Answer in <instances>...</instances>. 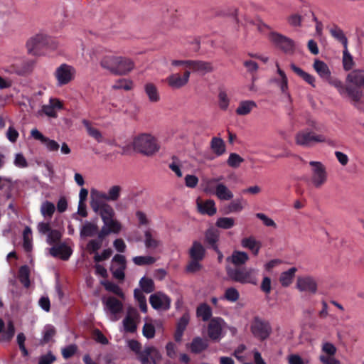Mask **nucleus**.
Returning <instances> with one entry per match:
<instances>
[{"label":"nucleus","mask_w":364,"mask_h":364,"mask_svg":"<svg viewBox=\"0 0 364 364\" xmlns=\"http://www.w3.org/2000/svg\"><path fill=\"white\" fill-rule=\"evenodd\" d=\"M250 331L254 337L261 341L266 340L271 335L272 329L270 323L257 316L251 321Z\"/></svg>","instance_id":"4"},{"label":"nucleus","mask_w":364,"mask_h":364,"mask_svg":"<svg viewBox=\"0 0 364 364\" xmlns=\"http://www.w3.org/2000/svg\"><path fill=\"white\" fill-rule=\"evenodd\" d=\"M241 244L243 247L250 250L254 255H258L261 245L253 237L243 238Z\"/></svg>","instance_id":"36"},{"label":"nucleus","mask_w":364,"mask_h":364,"mask_svg":"<svg viewBox=\"0 0 364 364\" xmlns=\"http://www.w3.org/2000/svg\"><path fill=\"white\" fill-rule=\"evenodd\" d=\"M82 123L86 128L89 136L94 138L99 143L102 141V135L101 132L97 129L92 127L90 121L87 119H82Z\"/></svg>","instance_id":"40"},{"label":"nucleus","mask_w":364,"mask_h":364,"mask_svg":"<svg viewBox=\"0 0 364 364\" xmlns=\"http://www.w3.org/2000/svg\"><path fill=\"white\" fill-rule=\"evenodd\" d=\"M248 259V255L241 251H234L232 255L227 258V261L232 262L235 267H241V265L245 264Z\"/></svg>","instance_id":"27"},{"label":"nucleus","mask_w":364,"mask_h":364,"mask_svg":"<svg viewBox=\"0 0 364 364\" xmlns=\"http://www.w3.org/2000/svg\"><path fill=\"white\" fill-rule=\"evenodd\" d=\"M188 346L192 353L198 354L207 349L208 343L200 337H196Z\"/></svg>","instance_id":"29"},{"label":"nucleus","mask_w":364,"mask_h":364,"mask_svg":"<svg viewBox=\"0 0 364 364\" xmlns=\"http://www.w3.org/2000/svg\"><path fill=\"white\" fill-rule=\"evenodd\" d=\"M329 32L333 38L343 46V48L348 47V39L341 28L337 25H333L329 28Z\"/></svg>","instance_id":"34"},{"label":"nucleus","mask_w":364,"mask_h":364,"mask_svg":"<svg viewBox=\"0 0 364 364\" xmlns=\"http://www.w3.org/2000/svg\"><path fill=\"white\" fill-rule=\"evenodd\" d=\"M326 137L322 134H316L309 129H304L295 135L296 144L299 146L309 147L318 142H325Z\"/></svg>","instance_id":"7"},{"label":"nucleus","mask_w":364,"mask_h":364,"mask_svg":"<svg viewBox=\"0 0 364 364\" xmlns=\"http://www.w3.org/2000/svg\"><path fill=\"white\" fill-rule=\"evenodd\" d=\"M35 61L25 60L21 63V64L11 65L8 70V72L11 73H15L18 75H24L28 73H31L34 67Z\"/></svg>","instance_id":"19"},{"label":"nucleus","mask_w":364,"mask_h":364,"mask_svg":"<svg viewBox=\"0 0 364 364\" xmlns=\"http://www.w3.org/2000/svg\"><path fill=\"white\" fill-rule=\"evenodd\" d=\"M149 303L154 309L168 310L170 308L171 299L165 294L157 291L150 296Z\"/></svg>","instance_id":"13"},{"label":"nucleus","mask_w":364,"mask_h":364,"mask_svg":"<svg viewBox=\"0 0 364 364\" xmlns=\"http://www.w3.org/2000/svg\"><path fill=\"white\" fill-rule=\"evenodd\" d=\"M210 193L221 200H229L233 198L232 192L224 183L216 184L213 191Z\"/></svg>","instance_id":"22"},{"label":"nucleus","mask_w":364,"mask_h":364,"mask_svg":"<svg viewBox=\"0 0 364 364\" xmlns=\"http://www.w3.org/2000/svg\"><path fill=\"white\" fill-rule=\"evenodd\" d=\"M226 272L228 277L233 282L240 284H257L256 270L245 267H228Z\"/></svg>","instance_id":"2"},{"label":"nucleus","mask_w":364,"mask_h":364,"mask_svg":"<svg viewBox=\"0 0 364 364\" xmlns=\"http://www.w3.org/2000/svg\"><path fill=\"white\" fill-rule=\"evenodd\" d=\"M63 107V103L58 99L50 98L49 104L42 107V111L46 115L55 118L57 117L55 109H61Z\"/></svg>","instance_id":"21"},{"label":"nucleus","mask_w":364,"mask_h":364,"mask_svg":"<svg viewBox=\"0 0 364 364\" xmlns=\"http://www.w3.org/2000/svg\"><path fill=\"white\" fill-rule=\"evenodd\" d=\"M205 256V249L198 241H193L189 250V257L194 260L202 261Z\"/></svg>","instance_id":"23"},{"label":"nucleus","mask_w":364,"mask_h":364,"mask_svg":"<svg viewBox=\"0 0 364 364\" xmlns=\"http://www.w3.org/2000/svg\"><path fill=\"white\" fill-rule=\"evenodd\" d=\"M257 107V104L255 101L252 100H245L241 101L235 110V112L237 115L245 116L247 115L251 112V111Z\"/></svg>","instance_id":"30"},{"label":"nucleus","mask_w":364,"mask_h":364,"mask_svg":"<svg viewBox=\"0 0 364 364\" xmlns=\"http://www.w3.org/2000/svg\"><path fill=\"white\" fill-rule=\"evenodd\" d=\"M212 314V309L206 303L199 304L196 309V316L203 321H210Z\"/></svg>","instance_id":"33"},{"label":"nucleus","mask_w":364,"mask_h":364,"mask_svg":"<svg viewBox=\"0 0 364 364\" xmlns=\"http://www.w3.org/2000/svg\"><path fill=\"white\" fill-rule=\"evenodd\" d=\"M189 320L190 316L188 313H185L178 320L174 333V339L176 342H180L181 341L183 332L189 323Z\"/></svg>","instance_id":"24"},{"label":"nucleus","mask_w":364,"mask_h":364,"mask_svg":"<svg viewBox=\"0 0 364 364\" xmlns=\"http://www.w3.org/2000/svg\"><path fill=\"white\" fill-rule=\"evenodd\" d=\"M117 57L116 55H105L100 60V65L102 68L109 70L114 74L117 65Z\"/></svg>","instance_id":"38"},{"label":"nucleus","mask_w":364,"mask_h":364,"mask_svg":"<svg viewBox=\"0 0 364 364\" xmlns=\"http://www.w3.org/2000/svg\"><path fill=\"white\" fill-rule=\"evenodd\" d=\"M223 319L220 317L212 318L208 326V337L213 341H219L222 338Z\"/></svg>","instance_id":"14"},{"label":"nucleus","mask_w":364,"mask_h":364,"mask_svg":"<svg viewBox=\"0 0 364 364\" xmlns=\"http://www.w3.org/2000/svg\"><path fill=\"white\" fill-rule=\"evenodd\" d=\"M220 239V232L218 230L214 228L207 229L204 234V242L208 248L212 249L217 254L221 255V251L218 247Z\"/></svg>","instance_id":"12"},{"label":"nucleus","mask_w":364,"mask_h":364,"mask_svg":"<svg viewBox=\"0 0 364 364\" xmlns=\"http://www.w3.org/2000/svg\"><path fill=\"white\" fill-rule=\"evenodd\" d=\"M139 317V314L135 308L129 307L128 309L127 315L123 320V326L126 332H136L137 326L135 320L138 319Z\"/></svg>","instance_id":"16"},{"label":"nucleus","mask_w":364,"mask_h":364,"mask_svg":"<svg viewBox=\"0 0 364 364\" xmlns=\"http://www.w3.org/2000/svg\"><path fill=\"white\" fill-rule=\"evenodd\" d=\"M133 146L136 151L147 156H153L160 149L156 139L149 134H141L136 136Z\"/></svg>","instance_id":"1"},{"label":"nucleus","mask_w":364,"mask_h":364,"mask_svg":"<svg viewBox=\"0 0 364 364\" xmlns=\"http://www.w3.org/2000/svg\"><path fill=\"white\" fill-rule=\"evenodd\" d=\"M144 244L147 249H156L160 245V241L156 239L151 230L144 232Z\"/></svg>","instance_id":"44"},{"label":"nucleus","mask_w":364,"mask_h":364,"mask_svg":"<svg viewBox=\"0 0 364 364\" xmlns=\"http://www.w3.org/2000/svg\"><path fill=\"white\" fill-rule=\"evenodd\" d=\"M242 199L237 198L232 200L225 208V213H238L243 209Z\"/></svg>","instance_id":"47"},{"label":"nucleus","mask_w":364,"mask_h":364,"mask_svg":"<svg viewBox=\"0 0 364 364\" xmlns=\"http://www.w3.org/2000/svg\"><path fill=\"white\" fill-rule=\"evenodd\" d=\"M5 323L2 318H0V334L3 333L2 339L4 341H10L15 334V327L12 321L7 323L6 329L4 331Z\"/></svg>","instance_id":"28"},{"label":"nucleus","mask_w":364,"mask_h":364,"mask_svg":"<svg viewBox=\"0 0 364 364\" xmlns=\"http://www.w3.org/2000/svg\"><path fill=\"white\" fill-rule=\"evenodd\" d=\"M313 66L321 78L324 80H329L331 78V71L328 65L323 61L316 60Z\"/></svg>","instance_id":"31"},{"label":"nucleus","mask_w":364,"mask_h":364,"mask_svg":"<svg viewBox=\"0 0 364 364\" xmlns=\"http://www.w3.org/2000/svg\"><path fill=\"white\" fill-rule=\"evenodd\" d=\"M139 284L141 288L140 290L146 294L151 293L155 290V284L154 280L145 276L141 278Z\"/></svg>","instance_id":"45"},{"label":"nucleus","mask_w":364,"mask_h":364,"mask_svg":"<svg viewBox=\"0 0 364 364\" xmlns=\"http://www.w3.org/2000/svg\"><path fill=\"white\" fill-rule=\"evenodd\" d=\"M127 266H116L112 265L110 270L112 273L113 277L120 281H123L125 277L124 271Z\"/></svg>","instance_id":"58"},{"label":"nucleus","mask_w":364,"mask_h":364,"mask_svg":"<svg viewBox=\"0 0 364 364\" xmlns=\"http://www.w3.org/2000/svg\"><path fill=\"white\" fill-rule=\"evenodd\" d=\"M103 303L112 314L116 315L122 311V301L114 296H109L105 301H103Z\"/></svg>","instance_id":"26"},{"label":"nucleus","mask_w":364,"mask_h":364,"mask_svg":"<svg viewBox=\"0 0 364 364\" xmlns=\"http://www.w3.org/2000/svg\"><path fill=\"white\" fill-rule=\"evenodd\" d=\"M133 262L138 266L151 265L156 262V259L151 256H136L133 257Z\"/></svg>","instance_id":"52"},{"label":"nucleus","mask_w":364,"mask_h":364,"mask_svg":"<svg viewBox=\"0 0 364 364\" xmlns=\"http://www.w3.org/2000/svg\"><path fill=\"white\" fill-rule=\"evenodd\" d=\"M215 225L219 228L228 230L235 225V220L232 218H219L215 223Z\"/></svg>","instance_id":"50"},{"label":"nucleus","mask_w":364,"mask_h":364,"mask_svg":"<svg viewBox=\"0 0 364 364\" xmlns=\"http://www.w3.org/2000/svg\"><path fill=\"white\" fill-rule=\"evenodd\" d=\"M210 149L214 154L220 156L225 152V144L221 138L213 137L210 141Z\"/></svg>","instance_id":"37"},{"label":"nucleus","mask_w":364,"mask_h":364,"mask_svg":"<svg viewBox=\"0 0 364 364\" xmlns=\"http://www.w3.org/2000/svg\"><path fill=\"white\" fill-rule=\"evenodd\" d=\"M55 333L56 331L55 327L52 325H47L45 327L43 331V338L41 340V343L43 345L49 343L53 338V337L55 335Z\"/></svg>","instance_id":"51"},{"label":"nucleus","mask_w":364,"mask_h":364,"mask_svg":"<svg viewBox=\"0 0 364 364\" xmlns=\"http://www.w3.org/2000/svg\"><path fill=\"white\" fill-rule=\"evenodd\" d=\"M239 297V291L234 287L228 288L224 294V299L230 302L237 301Z\"/></svg>","instance_id":"56"},{"label":"nucleus","mask_w":364,"mask_h":364,"mask_svg":"<svg viewBox=\"0 0 364 364\" xmlns=\"http://www.w3.org/2000/svg\"><path fill=\"white\" fill-rule=\"evenodd\" d=\"M144 92L151 102H158L160 100V95L157 87L152 82L144 85Z\"/></svg>","instance_id":"32"},{"label":"nucleus","mask_w":364,"mask_h":364,"mask_svg":"<svg viewBox=\"0 0 364 364\" xmlns=\"http://www.w3.org/2000/svg\"><path fill=\"white\" fill-rule=\"evenodd\" d=\"M73 251L70 247L64 243L53 246L50 249V254L54 257H60L63 260H68Z\"/></svg>","instance_id":"20"},{"label":"nucleus","mask_w":364,"mask_h":364,"mask_svg":"<svg viewBox=\"0 0 364 364\" xmlns=\"http://www.w3.org/2000/svg\"><path fill=\"white\" fill-rule=\"evenodd\" d=\"M200 262L201 261L200 260L191 259L186 265V271L188 273H196L199 272L203 267L202 264L200 263Z\"/></svg>","instance_id":"60"},{"label":"nucleus","mask_w":364,"mask_h":364,"mask_svg":"<svg viewBox=\"0 0 364 364\" xmlns=\"http://www.w3.org/2000/svg\"><path fill=\"white\" fill-rule=\"evenodd\" d=\"M75 74L76 70L74 67L66 63L61 64L54 73L57 85L61 87L69 84L75 79Z\"/></svg>","instance_id":"8"},{"label":"nucleus","mask_w":364,"mask_h":364,"mask_svg":"<svg viewBox=\"0 0 364 364\" xmlns=\"http://www.w3.org/2000/svg\"><path fill=\"white\" fill-rule=\"evenodd\" d=\"M62 237L61 232L58 230H51L47 236V242L50 244L58 242Z\"/></svg>","instance_id":"62"},{"label":"nucleus","mask_w":364,"mask_h":364,"mask_svg":"<svg viewBox=\"0 0 364 364\" xmlns=\"http://www.w3.org/2000/svg\"><path fill=\"white\" fill-rule=\"evenodd\" d=\"M77 347L75 344H70L62 349V355L65 359H69L77 352Z\"/></svg>","instance_id":"61"},{"label":"nucleus","mask_w":364,"mask_h":364,"mask_svg":"<svg viewBox=\"0 0 364 364\" xmlns=\"http://www.w3.org/2000/svg\"><path fill=\"white\" fill-rule=\"evenodd\" d=\"M270 42L286 54H293L295 51V43L291 38L278 32L272 31L269 35Z\"/></svg>","instance_id":"6"},{"label":"nucleus","mask_w":364,"mask_h":364,"mask_svg":"<svg viewBox=\"0 0 364 364\" xmlns=\"http://www.w3.org/2000/svg\"><path fill=\"white\" fill-rule=\"evenodd\" d=\"M122 192V187L118 185H115L112 186L108 192H107V196L109 198V201H116L117 200L119 197Z\"/></svg>","instance_id":"59"},{"label":"nucleus","mask_w":364,"mask_h":364,"mask_svg":"<svg viewBox=\"0 0 364 364\" xmlns=\"http://www.w3.org/2000/svg\"><path fill=\"white\" fill-rule=\"evenodd\" d=\"M296 271L297 269L296 267H291L281 274L279 282L282 287H287L292 283Z\"/></svg>","instance_id":"35"},{"label":"nucleus","mask_w":364,"mask_h":364,"mask_svg":"<svg viewBox=\"0 0 364 364\" xmlns=\"http://www.w3.org/2000/svg\"><path fill=\"white\" fill-rule=\"evenodd\" d=\"M347 95L355 102H358L362 97L363 92L361 87L355 85H348Z\"/></svg>","instance_id":"48"},{"label":"nucleus","mask_w":364,"mask_h":364,"mask_svg":"<svg viewBox=\"0 0 364 364\" xmlns=\"http://www.w3.org/2000/svg\"><path fill=\"white\" fill-rule=\"evenodd\" d=\"M90 206L94 212L99 214L104 223L114 218L115 213L113 208L105 201L91 200Z\"/></svg>","instance_id":"10"},{"label":"nucleus","mask_w":364,"mask_h":364,"mask_svg":"<svg viewBox=\"0 0 364 364\" xmlns=\"http://www.w3.org/2000/svg\"><path fill=\"white\" fill-rule=\"evenodd\" d=\"M188 67L193 72L205 75L213 70L211 63L203 60H188Z\"/></svg>","instance_id":"18"},{"label":"nucleus","mask_w":364,"mask_h":364,"mask_svg":"<svg viewBox=\"0 0 364 364\" xmlns=\"http://www.w3.org/2000/svg\"><path fill=\"white\" fill-rule=\"evenodd\" d=\"M190 75L191 72L189 70H186L183 75L179 73L171 74L166 77V82L171 88L179 89L188 82Z\"/></svg>","instance_id":"15"},{"label":"nucleus","mask_w":364,"mask_h":364,"mask_svg":"<svg viewBox=\"0 0 364 364\" xmlns=\"http://www.w3.org/2000/svg\"><path fill=\"white\" fill-rule=\"evenodd\" d=\"M197 205L199 212L203 215L213 216L217 212L215 203L213 200L209 199L203 203L198 201Z\"/></svg>","instance_id":"25"},{"label":"nucleus","mask_w":364,"mask_h":364,"mask_svg":"<svg viewBox=\"0 0 364 364\" xmlns=\"http://www.w3.org/2000/svg\"><path fill=\"white\" fill-rule=\"evenodd\" d=\"M98 231V226L90 222H86L80 230V237H92Z\"/></svg>","instance_id":"43"},{"label":"nucleus","mask_w":364,"mask_h":364,"mask_svg":"<svg viewBox=\"0 0 364 364\" xmlns=\"http://www.w3.org/2000/svg\"><path fill=\"white\" fill-rule=\"evenodd\" d=\"M105 289L115 295L118 296L122 299H124V294L122 289L116 284L112 282L105 281L102 283Z\"/></svg>","instance_id":"46"},{"label":"nucleus","mask_w":364,"mask_h":364,"mask_svg":"<svg viewBox=\"0 0 364 364\" xmlns=\"http://www.w3.org/2000/svg\"><path fill=\"white\" fill-rule=\"evenodd\" d=\"M18 279L20 282L26 287L28 288L30 282V269L27 265L21 266L18 269Z\"/></svg>","instance_id":"41"},{"label":"nucleus","mask_w":364,"mask_h":364,"mask_svg":"<svg viewBox=\"0 0 364 364\" xmlns=\"http://www.w3.org/2000/svg\"><path fill=\"white\" fill-rule=\"evenodd\" d=\"M309 164L312 167L311 182L316 188H319L327 181L326 167L319 161H311Z\"/></svg>","instance_id":"9"},{"label":"nucleus","mask_w":364,"mask_h":364,"mask_svg":"<svg viewBox=\"0 0 364 364\" xmlns=\"http://www.w3.org/2000/svg\"><path fill=\"white\" fill-rule=\"evenodd\" d=\"M230 100L225 90H220L218 93V106L221 110L228 109Z\"/></svg>","instance_id":"53"},{"label":"nucleus","mask_w":364,"mask_h":364,"mask_svg":"<svg viewBox=\"0 0 364 364\" xmlns=\"http://www.w3.org/2000/svg\"><path fill=\"white\" fill-rule=\"evenodd\" d=\"M296 287L300 291L314 294L317 291L318 284L315 278L311 276H303L297 278Z\"/></svg>","instance_id":"11"},{"label":"nucleus","mask_w":364,"mask_h":364,"mask_svg":"<svg viewBox=\"0 0 364 364\" xmlns=\"http://www.w3.org/2000/svg\"><path fill=\"white\" fill-rule=\"evenodd\" d=\"M55 210V205L48 200H46L42 203L41 205V213L45 218L50 219Z\"/></svg>","instance_id":"42"},{"label":"nucleus","mask_w":364,"mask_h":364,"mask_svg":"<svg viewBox=\"0 0 364 364\" xmlns=\"http://www.w3.org/2000/svg\"><path fill=\"white\" fill-rule=\"evenodd\" d=\"M130 349L138 355V359L141 364H158L161 359L159 352L154 347H146L143 350L141 349V343L136 340L129 341Z\"/></svg>","instance_id":"3"},{"label":"nucleus","mask_w":364,"mask_h":364,"mask_svg":"<svg viewBox=\"0 0 364 364\" xmlns=\"http://www.w3.org/2000/svg\"><path fill=\"white\" fill-rule=\"evenodd\" d=\"M343 65L345 70H350L353 65V60L352 55L348 50V47L344 48L343 51Z\"/></svg>","instance_id":"54"},{"label":"nucleus","mask_w":364,"mask_h":364,"mask_svg":"<svg viewBox=\"0 0 364 364\" xmlns=\"http://www.w3.org/2000/svg\"><path fill=\"white\" fill-rule=\"evenodd\" d=\"M276 65L277 67V73L279 75V76L281 77L280 80H277V82L279 85L281 91L283 93H286L287 90H288V79H287V77L284 71L282 70L279 68V64L277 63Z\"/></svg>","instance_id":"49"},{"label":"nucleus","mask_w":364,"mask_h":364,"mask_svg":"<svg viewBox=\"0 0 364 364\" xmlns=\"http://www.w3.org/2000/svg\"><path fill=\"white\" fill-rule=\"evenodd\" d=\"M134 67V63L130 58L118 56L114 74L118 75H127L133 70Z\"/></svg>","instance_id":"17"},{"label":"nucleus","mask_w":364,"mask_h":364,"mask_svg":"<svg viewBox=\"0 0 364 364\" xmlns=\"http://www.w3.org/2000/svg\"><path fill=\"white\" fill-rule=\"evenodd\" d=\"M244 161V159L236 153H231L227 161V164L230 167L237 168L241 163Z\"/></svg>","instance_id":"57"},{"label":"nucleus","mask_w":364,"mask_h":364,"mask_svg":"<svg viewBox=\"0 0 364 364\" xmlns=\"http://www.w3.org/2000/svg\"><path fill=\"white\" fill-rule=\"evenodd\" d=\"M290 67L294 73H296L298 76H299L309 85H312L313 87H315V78L313 75L306 73L304 70H303L301 68H299L294 63L291 64Z\"/></svg>","instance_id":"39"},{"label":"nucleus","mask_w":364,"mask_h":364,"mask_svg":"<svg viewBox=\"0 0 364 364\" xmlns=\"http://www.w3.org/2000/svg\"><path fill=\"white\" fill-rule=\"evenodd\" d=\"M156 330L153 324L146 323L142 329V333L148 339L153 338L155 336Z\"/></svg>","instance_id":"64"},{"label":"nucleus","mask_w":364,"mask_h":364,"mask_svg":"<svg viewBox=\"0 0 364 364\" xmlns=\"http://www.w3.org/2000/svg\"><path fill=\"white\" fill-rule=\"evenodd\" d=\"M105 226L110 230V232L118 233L122 228V225L119 222L114 218L109 220L107 223H104Z\"/></svg>","instance_id":"63"},{"label":"nucleus","mask_w":364,"mask_h":364,"mask_svg":"<svg viewBox=\"0 0 364 364\" xmlns=\"http://www.w3.org/2000/svg\"><path fill=\"white\" fill-rule=\"evenodd\" d=\"M348 78L353 85L361 87H364V75L358 72H354L348 75Z\"/></svg>","instance_id":"55"},{"label":"nucleus","mask_w":364,"mask_h":364,"mask_svg":"<svg viewBox=\"0 0 364 364\" xmlns=\"http://www.w3.org/2000/svg\"><path fill=\"white\" fill-rule=\"evenodd\" d=\"M51 39L43 34H36L31 37L26 42L28 53L33 55H41L45 53L44 50L48 47Z\"/></svg>","instance_id":"5"}]
</instances>
